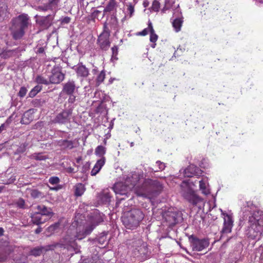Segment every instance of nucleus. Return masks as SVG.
Returning a JSON list of instances; mask_svg holds the SVG:
<instances>
[{
    "label": "nucleus",
    "mask_w": 263,
    "mask_h": 263,
    "mask_svg": "<svg viewBox=\"0 0 263 263\" xmlns=\"http://www.w3.org/2000/svg\"><path fill=\"white\" fill-rule=\"evenodd\" d=\"M143 178L142 172H133L126 178L124 185L118 183L115 185V192L117 194L126 195L128 193V190L134 188V192L137 196L150 200L154 199L162 192L163 189V184L157 180L145 179L141 185H137Z\"/></svg>",
    "instance_id": "obj_1"
},
{
    "label": "nucleus",
    "mask_w": 263,
    "mask_h": 263,
    "mask_svg": "<svg viewBox=\"0 0 263 263\" xmlns=\"http://www.w3.org/2000/svg\"><path fill=\"white\" fill-rule=\"evenodd\" d=\"M242 218L247 221L245 234L250 239H259L263 232V211L258 209L252 201L246 203Z\"/></svg>",
    "instance_id": "obj_2"
},
{
    "label": "nucleus",
    "mask_w": 263,
    "mask_h": 263,
    "mask_svg": "<svg viewBox=\"0 0 263 263\" xmlns=\"http://www.w3.org/2000/svg\"><path fill=\"white\" fill-rule=\"evenodd\" d=\"M127 245L133 256L138 260L143 261L150 257L151 252L148 248V245L142 239H131Z\"/></svg>",
    "instance_id": "obj_3"
},
{
    "label": "nucleus",
    "mask_w": 263,
    "mask_h": 263,
    "mask_svg": "<svg viewBox=\"0 0 263 263\" xmlns=\"http://www.w3.org/2000/svg\"><path fill=\"white\" fill-rule=\"evenodd\" d=\"M10 30L13 38L18 40L22 38L25 34V30L29 24V17L26 14H22L13 18L11 21Z\"/></svg>",
    "instance_id": "obj_4"
},
{
    "label": "nucleus",
    "mask_w": 263,
    "mask_h": 263,
    "mask_svg": "<svg viewBox=\"0 0 263 263\" xmlns=\"http://www.w3.org/2000/svg\"><path fill=\"white\" fill-rule=\"evenodd\" d=\"M144 217L139 209H133L128 212L122 218V222L126 229L134 230L137 228Z\"/></svg>",
    "instance_id": "obj_5"
},
{
    "label": "nucleus",
    "mask_w": 263,
    "mask_h": 263,
    "mask_svg": "<svg viewBox=\"0 0 263 263\" xmlns=\"http://www.w3.org/2000/svg\"><path fill=\"white\" fill-rule=\"evenodd\" d=\"M36 211L31 214V222L35 225L44 223L52 215L51 210L44 205H38Z\"/></svg>",
    "instance_id": "obj_6"
},
{
    "label": "nucleus",
    "mask_w": 263,
    "mask_h": 263,
    "mask_svg": "<svg viewBox=\"0 0 263 263\" xmlns=\"http://www.w3.org/2000/svg\"><path fill=\"white\" fill-rule=\"evenodd\" d=\"M190 184V182L187 181H183L181 183L180 185L181 194L183 198L189 203L193 205H196L202 201V198L195 193L191 187Z\"/></svg>",
    "instance_id": "obj_7"
},
{
    "label": "nucleus",
    "mask_w": 263,
    "mask_h": 263,
    "mask_svg": "<svg viewBox=\"0 0 263 263\" xmlns=\"http://www.w3.org/2000/svg\"><path fill=\"white\" fill-rule=\"evenodd\" d=\"M111 29V24L105 22L103 25V31L98 36L97 43L102 50L107 51L110 46L111 43L109 40V37Z\"/></svg>",
    "instance_id": "obj_8"
},
{
    "label": "nucleus",
    "mask_w": 263,
    "mask_h": 263,
    "mask_svg": "<svg viewBox=\"0 0 263 263\" xmlns=\"http://www.w3.org/2000/svg\"><path fill=\"white\" fill-rule=\"evenodd\" d=\"M163 217L164 219V222L168 227L174 226L182 219L181 213L172 208L163 213Z\"/></svg>",
    "instance_id": "obj_9"
},
{
    "label": "nucleus",
    "mask_w": 263,
    "mask_h": 263,
    "mask_svg": "<svg viewBox=\"0 0 263 263\" xmlns=\"http://www.w3.org/2000/svg\"><path fill=\"white\" fill-rule=\"evenodd\" d=\"M189 241L193 251H201L207 248L210 244L208 239H199L193 235L189 237Z\"/></svg>",
    "instance_id": "obj_10"
},
{
    "label": "nucleus",
    "mask_w": 263,
    "mask_h": 263,
    "mask_svg": "<svg viewBox=\"0 0 263 263\" xmlns=\"http://www.w3.org/2000/svg\"><path fill=\"white\" fill-rule=\"evenodd\" d=\"M51 73L49 77L51 84H59L65 79V74L62 72V67L60 65L54 66Z\"/></svg>",
    "instance_id": "obj_11"
},
{
    "label": "nucleus",
    "mask_w": 263,
    "mask_h": 263,
    "mask_svg": "<svg viewBox=\"0 0 263 263\" xmlns=\"http://www.w3.org/2000/svg\"><path fill=\"white\" fill-rule=\"evenodd\" d=\"M54 15L49 14L46 16L36 15V23L43 29L49 28L52 24Z\"/></svg>",
    "instance_id": "obj_12"
},
{
    "label": "nucleus",
    "mask_w": 263,
    "mask_h": 263,
    "mask_svg": "<svg viewBox=\"0 0 263 263\" xmlns=\"http://www.w3.org/2000/svg\"><path fill=\"white\" fill-rule=\"evenodd\" d=\"M72 114V110L68 109L64 110L58 114L54 119V122L61 124H64L70 122L71 116Z\"/></svg>",
    "instance_id": "obj_13"
},
{
    "label": "nucleus",
    "mask_w": 263,
    "mask_h": 263,
    "mask_svg": "<svg viewBox=\"0 0 263 263\" xmlns=\"http://www.w3.org/2000/svg\"><path fill=\"white\" fill-rule=\"evenodd\" d=\"M222 215L224 216V222L223 228L221 230V233L222 235L224 234H228L231 232L232 228L233 226V220L232 216L227 213L222 212Z\"/></svg>",
    "instance_id": "obj_14"
},
{
    "label": "nucleus",
    "mask_w": 263,
    "mask_h": 263,
    "mask_svg": "<svg viewBox=\"0 0 263 263\" xmlns=\"http://www.w3.org/2000/svg\"><path fill=\"white\" fill-rule=\"evenodd\" d=\"M202 172V171L198 167L191 164L184 170V175L186 177H192L194 176H200Z\"/></svg>",
    "instance_id": "obj_15"
},
{
    "label": "nucleus",
    "mask_w": 263,
    "mask_h": 263,
    "mask_svg": "<svg viewBox=\"0 0 263 263\" xmlns=\"http://www.w3.org/2000/svg\"><path fill=\"white\" fill-rule=\"evenodd\" d=\"M76 89V85L75 81L73 80H69L64 84L62 92L68 96H71L75 91Z\"/></svg>",
    "instance_id": "obj_16"
},
{
    "label": "nucleus",
    "mask_w": 263,
    "mask_h": 263,
    "mask_svg": "<svg viewBox=\"0 0 263 263\" xmlns=\"http://www.w3.org/2000/svg\"><path fill=\"white\" fill-rule=\"evenodd\" d=\"M87 221L91 224L95 225V227H96L97 226L103 222V219L101 214L99 213L98 211H96L89 215Z\"/></svg>",
    "instance_id": "obj_17"
},
{
    "label": "nucleus",
    "mask_w": 263,
    "mask_h": 263,
    "mask_svg": "<svg viewBox=\"0 0 263 263\" xmlns=\"http://www.w3.org/2000/svg\"><path fill=\"white\" fill-rule=\"evenodd\" d=\"M75 71L78 77L86 78L89 74V69L82 63L78 64Z\"/></svg>",
    "instance_id": "obj_18"
},
{
    "label": "nucleus",
    "mask_w": 263,
    "mask_h": 263,
    "mask_svg": "<svg viewBox=\"0 0 263 263\" xmlns=\"http://www.w3.org/2000/svg\"><path fill=\"white\" fill-rule=\"evenodd\" d=\"M57 144L58 146L63 149H71L75 147L74 141L67 139L58 140L57 141Z\"/></svg>",
    "instance_id": "obj_19"
},
{
    "label": "nucleus",
    "mask_w": 263,
    "mask_h": 263,
    "mask_svg": "<svg viewBox=\"0 0 263 263\" xmlns=\"http://www.w3.org/2000/svg\"><path fill=\"white\" fill-rule=\"evenodd\" d=\"M106 161L105 157L101 158L99 160H98L96 164H95L93 168L92 169L90 174L91 176L96 175L101 170L102 167L105 164Z\"/></svg>",
    "instance_id": "obj_20"
},
{
    "label": "nucleus",
    "mask_w": 263,
    "mask_h": 263,
    "mask_svg": "<svg viewBox=\"0 0 263 263\" xmlns=\"http://www.w3.org/2000/svg\"><path fill=\"white\" fill-rule=\"evenodd\" d=\"M51 246H41L33 248L30 251V254L34 256H40L43 252L51 249Z\"/></svg>",
    "instance_id": "obj_21"
},
{
    "label": "nucleus",
    "mask_w": 263,
    "mask_h": 263,
    "mask_svg": "<svg viewBox=\"0 0 263 263\" xmlns=\"http://www.w3.org/2000/svg\"><path fill=\"white\" fill-rule=\"evenodd\" d=\"M9 12L7 4L2 0L0 1V22L8 17Z\"/></svg>",
    "instance_id": "obj_22"
},
{
    "label": "nucleus",
    "mask_w": 263,
    "mask_h": 263,
    "mask_svg": "<svg viewBox=\"0 0 263 263\" xmlns=\"http://www.w3.org/2000/svg\"><path fill=\"white\" fill-rule=\"evenodd\" d=\"M26 192L33 199L42 198L44 197V193L36 189L27 188Z\"/></svg>",
    "instance_id": "obj_23"
},
{
    "label": "nucleus",
    "mask_w": 263,
    "mask_h": 263,
    "mask_svg": "<svg viewBox=\"0 0 263 263\" xmlns=\"http://www.w3.org/2000/svg\"><path fill=\"white\" fill-rule=\"evenodd\" d=\"M34 116L31 110L26 111L23 114L21 122L24 124H28L33 120Z\"/></svg>",
    "instance_id": "obj_24"
},
{
    "label": "nucleus",
    "mask_w": 263,
    "mask_h": 263,
    "mask_svg": "<svg viewBox=\"0 0 263 263\" xmlns=\"http://www.w3.org/2000/svg\"><path fill=\"white\" fill-rule=\"evenodd\" d=\"M149 28L150 29V36L149 40L152 43H154V45L152 46L153 48H155L156 44L158 39V36L155 32L154 29L153 28L152 22L149 21Z\"/></svg>",
    "instance_id": "obj_25"
},
{
    "label": "nucleus",
    "mask_w": 263,
    "mask_h": 263,
    "mask_svg": "<svg viewBox=\"0 0 263 263\" xmlns=\"http://www.w3.org/2000/svg\"><path fill=\"white\" fill-rule=\"evenodd\" d=\"M74 188V195L77 197L82 196L85 190L84 185L81 183L77 184Z\"/></svg>",
    "instance_id": "obj_26"
},
{
    "label": "nucleus",
    "mask_w": 263,
    "mask_h": 263,
    "mask_svg": "<svg viewBox=\"0 0 263 263\" xmlns=\"http://www.w3.org/2000/svg\"><path fill=\"white\" fill-rule=\"evenodd\" d=\"M182 24L183 20L181 18H176L173 21L172 25L176 32L180 31Z\"/></svg>",
    "instance_id": "obj_27"
},
{
    "label": "nucleus",
    "mask_w": 263,
    "mask_h": 263,
    "mask_svg": "<svg viewBox=\"0 0 263 263\" xmlns=\"http://www.w3.org/2000/svg\"><path fill=\"white\" fill-rule=\"evenodd\" d=\"M35 81L39 84L48 85L51 84L49 79L48 80L42 75H37L35 78Z\"/></svg>",
    "instance_id": "obj_28"
},
{
    "label": "nucleus",
    "mask_w": 263,
    "mask_h": 263,
    "mask_svg": "<svg viewBox=\"0 0 263 263\" xmlns=\"http://www.w3.org/2000/svg\"><path fill=\"white\" fill-rule=\"evenodd\" d=\"M31 159H34L35 160H45L48 158L47 156L44 155L42 153H34L29 156Z\"/></svg>",
    "instance_id": "obj_29"
},
{
    "label": "nucleus",
    "mask_w": 263,
    "mask_h": 263,
    "mask_svg": "<svg viewBox=\"0 0 263 263\" xmlns=\"http://www.w3.org/2000/svg\"><path fill=\"white\" fill-rule=\"evenodd\" d=\"M95 153L97 156L105 157L104 155L106 153V148L102 145H99L96 148Z\"/></svg>",
    "instance_id": "obj_30"
},
{
    "label": "nucleus",
    "mask_w": 263,
    "mask_h": 263,
    "mask_svg": "<svg viewBox=\"0 0 263 263\" xmlns=\"http://www.w3.org/2000/svg\"><path fill=\"white\" fill-rule=\"evenodd\" d=\"M53 7L54 6L49 2H48L47 4L38 6L36 10L39 11L45 12L49 10H52Z\"/></svg>",
    "instance_id": "obj_31"
},
{
    "label": "nucleus",
    "mask_w": 263,
    "mask_h": 263,
    "mask_svg": "<svg viewBox=\"0 0 263 263\" xmlns=\"http://www.w3.org/2000/svg\"><path fill=\"white\" fill-rule=\"evenodd\" d=\"M116 6V0H109L108 3L104 9V12H110L114 10Z\"/></svg>",
    "instance_id": "obj_32"
},
{
    "label": "nucleus",
    "mask_w": 263,
    "mask_h": 263,
    "mask_svg": "<svg viewBox=\"0 0 263 263\" xmlns=\"http://www.w3.org/2000/svg\"><path fill=\"white\" fill-rule=\"evenodd\" d=\"M111 196L110 193L108 191H104L101 196V200L103 202L108 203L110 201Z\"/></svg>",
    "instance_id": "obj_33"
},
{
    "label": "nucleus",
    "mask_w": 263,
    "mask_h": 263,
    "mask_svg": "<svg viewBox=\"0 0 263 263\" xmlns=\"http://www.w3.org/2000/svg\"><path fill=\"white\" fill-rule=\"evenodd\" d=\"M14 50L4 51L2 52L1 53H0V56L2 58L6 59L13 57L14 55Z\"/></svg>",
    "instance_id": "obj_34"
},
{
    "label": "nucleus",
    "mask_w": 263,
    "mask_h": 263,
    "mask_svg": "<svg viewBox=\"0 0 263 263\" xmlns=\"http://www.w3.org/2000/svg\"><path fill=\"white\" fill-rule=\"evenodd\" d=\"M160 7V4L157 0H154L153 2L152 5L150 8V10L157 12L159 11Z\"/></svg>",
    "instance_id": "obj_35"
},
{
    "label": "nucleus",
    "mask_w": 263,
    "mask_h": 263,
    "mask_svg": "<svg viewBox=\"0 0 263 263\" xmlns=\"http://www.w3.org/2000/svg\"><path fill=\"white\" fill-rule=\"evenodd\" d=\"M105 78V72L104 70L101 71L96 79V84L98 86L102 83Z\"/></svg>",
    "instance_id": "obj_36"
},
{
    "label": "nucleus",
    "mask_w": 263,
    "mask_h": 263,
    "mask_svg": "<svg viewBox=\"0 0 263 263\" xmlns=\"http://www.w3.org/2000/svg\"><path fill=\"white\" fill-rule=\"evenodd\" d=\"M199 188L201 191L202 193L204 195H208L209 194V191L206 189V183L202 180L199 181Z\"/></svg>",
    "instance_id": "obj_37"
},
{
    "label": "nucleus",
    "mask_w": 263,
    "mask_h": 263,
    "mask_svg": "<svg viewBox=\"0 0 263 263\" xmlns=\"http://www.w3.org/2000/svg\"><path fill=\"white\" fill-rule=\"evenodd\" d=\"M15 204L20 209H25L26 208L25 201L22 198H20L15 202Z\"/></svg>",
    "instance_id": "obj_38"
},
{
    "label": "nucleus",
    "mask_w": 263,
    "mask_h": 263,
    "mask_svg": "<svg viewBox=\"0 0 263 263\" xmlns=\"http://www.w3.org/2000/svg\"><path fill=\"white\" fill-rule=\"evenodd\" d=\"M95 228V225L87 221L86 226L85 227L84 230L85 231V234L89 235Z\"/></svg>",
    "instance_id": "obj_39"
},
{
    "label": "nucleus",
    "mask_w": 263,
    "mask_h": 263,
    "mask_svg": "<svg viewBox=\"0 0 263 263\" xmlns=\"http://www.w3.org/2000/svg\"><path fill=\"white\" fill-rule=\"evenodd\" d=\"M127 11L128 12L129 17H131L135 12V6L131 3H129L126 5Z\"/></svg>",
    "instance_id": "obj_40"
},
{
    "label": "nucleus",
    "mask_w": 263,
    "mask_h": 263,
    "mask_svg": "<svg viewBox=\"0 0 263 263\" xmlns=\"http://www.w3.org/2000/svg\"><path fill=\"white\" fill-rule=\"evenodd\" d=\"M111 52H112V55H111L112 58L115 60H117L118 59L117 55L118 54V50H119L118 46H117V45L114 46L111 48Z\"/></svg>",
    "instance_id": "obj_41"
},
{
    "label": "nucleus",
    "mask_w": 263,
    "mask_h": 263,
    "mask_svg": "<svg viewBox=\"0 0 263 263\" xmlns=\"http://www.w3.org/2000/svg\"><path fill=\"white\" fill-rule=\"evenodd\" d=\"M59 227V224L58 223H55L48 227L47 229V231L50 233H52L58 229Z\"/></svg>",
    "instance_id": "obj_42"
},
{
    "label": "nucleus",
    "mask_w": 263,
    "mask_h": 263,
    "mask_svg": "<svg viewBox=\"0 0 263 263\" xmlns=\"http://www.w3.org/2000/svg\"><path fill=\"white\" fill-rule=\"evenodd\" d=\"M148 32L150 33V29L149 28V23H148V27L144 29L142 31L136 33L138 36H145L148 34Z\"/></svg>",
    "instance_id": "obj_43"
},
{
    "label": "nucleus",
    "mask_w": 263,
    "mask_h": 263,
    "mask_svg": "<svg viewBox=\"0 0 263 263\" xmlns=\"http://www.w3.org/2000/svg\"><path fill=\"white\" fill-rule=\"evenodd\" d=\"M60 181V178L57 176L51 177L49 179V182L52 185L57 184Z\"/></svg>",
    "instance_id": "obj_44"
},
{
    "label": "nucleus",
    "mask_w": 263,
    "mask_h": 263,
    "mask_svg": "<svg viewBox=\"0 0 263 263\" xmlns=\"http://www.w3.org/2000/svg\"><path fill=\"white\" fill-rule=\"evenodd\" d=\"M87 235H88L85 234V231L84 230H83L82 231H79L77 233L76 237L78 239L81 240L83 238H85Z\"/></svg>",
    "instance_id": "obj_45"
},
{
    "label": "nucleus",
    "mask_w": 263,
    "mask_h": 263,
    "mask_svg": "<svg viewBox=\"0 0 263 263\" xmlns=\"http://www.w3.org/2000/svg\"><path fill=\"white\" fill-rule=\"evenodd\" d=\"M106 240V235H102L97 239L98 242L101 245H104Z\"/></svg>",
    "instance_id": "obj_46"
},
{
    "label": "nucleus",
    "mask_w": 263,
    "mask_h": 263,
    "mask_svg": "<svg viewBox=\"0 0 263 263\" xmlns=\"http://www.w3.org/2000/svg\"><path fill=\"white\" fill-rule=\"evenodd\" d=\"M27 93V89L25 87H21L18 92V96L20 97H24Z\"/></svg>",
    "instance_id": "obj_47"
},
{
    "label": "nucleus",
    "mask_w": 263,
    "mask_h": 263,
    "mask_svg": "<svg viewBox=\"0 0 263 263\" xmlns=\"http://www.w3.org/2000/svg\"><path fill=\"white\" fill-rule=\"evenodd\" d=\"M156 164H157L158 166L159 167V170H156L155 172H158L159 171H162L164 170L165 166L164 163L161 162L159 161H158L156 162Z\"/></svg>",
    "instance_id": "obj_48"
},
{
    "label": "nucleus",
    "mask_w": 263,
    "mask_h": 263,
    "mask_svg": "<svg viewBox=\"0 0 263 263\" xmlns=\"http://www.w3.org/2000/svg\"><path fill=\"white\" fill-rule=\"evenodd\" d=\"M7 259V256L5 253L0 252V262L5 261Z\"/></svg>",
    "instance_id": "obj_49"
},
{
    "label": "nucleus",
    "mask_w": 263,
    "mask_h": 263,
    "mask_svg": "<svg viewBox=\"0 0 263 263\" xmlns=\"http://www.w3.org/2000/svg\"><path fill=\"white\" fill-rule=\"evenodd\" d=\"M60 1V0H50L49 2L54 6V8H56Z\"/></svg>",
    "instance_id": "obj_50"
},
{
    "label": "nucleus",
    "mask_w": 263,
    "mask_h": 263,
    "mask_svg": "<svg viewBox=\"0 0 263 263\" xmlns=\"http://www.w3.org/2000/svg\"><path fill=\"white\" fill-rule=\"evenodd\" d=\"M86 263H102V261L100 259H96L95 260L93 259L92 261L91 260H88Z\"/></svg>",
    "instance_id": "obj_51"
},
{
    "label": "nucleus",
    "mask_w": 263,
    "mask_h": 263,
    "mask_svg": "<svg viewBox=\"0 0 263 263\" xmlns=\"http://www.w3.org/2000/svg\"><path fill=\"white\" fill-rule=\"evenodd\" d=\"M70 17L68 16L65 17L62 21L63 23L68 24L70 22Z\"/></svg>",
    "instance_id": "obj_52"
},
{
    "label": "nucleus",
    "mask_w": 263,
    "mask_h": 263,
    "mask_svg": "<svg viewBox=\"0 0 263 263\" xmlns=\"http://www.w3.org/2000/svg\"><path fill=\"white\" fill-rule=\"evenodd\" d=\"M42 86L37 85L35 86L33 89L37 93L42 90Z\"/></svg>",
    "instance_id": "obj_53"
},
{
    "label": "nucleus",
    "mask_w": 263,
    "mask_h": 263,
    "mask_svg": "<svg viewBox=\"0 0 263 263\" xmlns=\"http://www.w3.org/2000/svg\"><path fill=\"white\" fill-rule=\"evenodd\" d=\"M76 100V97L73 96L72 95L71 96H69V98L68 99V102L70 103H73Z\"/></svg>",
    "instance_id": "obj_54"
},
{
    "label": "nucleus",
    "mask_w": 263,
    "mask_h": 263,
    "mask_svg": "<svg viewBox=\"0 0 263 263\" xmlns=\"http://www.w3.org/2000/svg\"><path fill=\"white\" fill-rule=\"evenodd\" d=\"M37 93L32 89L29 92V96L31 98H33L36 95Z\"/></svg>",
    "instance_id": "obj_55"
},
{
    "label": "nucleus",
    "mask_w": 263,
    "mask_h": 263,
    "mask_svg": "<svg viewBox=\"0 0 263 263\" xmlns=\"http://www.w3.org/2000/svg\"><path fill=\"white\" fill-rule=\"evenodd\" d=\"M45 51L44 47H40L36 51L37 53H43Z\"/></svg>",
    "instance_id": "obj_56"
},
{
    "label": "nucleus",
    "mask_w": 263,
    "mask_h": 263,
    "mask_svg": "<svg viewBox=\"0 0 263 263\" xmlns=\"http://www.w3.org/2000/svg\"><path fill=\"white\" fill-rule=\"evenodd\" d=\"M143 6L144 8H146L149 6V2L147 0H144L143 3Z\"/></svg>",
    "instance_id": "obj_57"
},
{
    "label": "nucleus",
    "mask_w": 263,
    "mask_h": 263,
    "mask_svg": "<svg viewBox=\"0 0 263 263\" xmlns=\"http://www.w3.org/2000/svg\"><path fill=\"white\" fill-rule=\"evenodd\" d=\"M67 171L68 173H74L75 172L74 168L71 167H68Z\"/></svg>",
    "instance_id": "obj_58"
},
{
    "label": "nucleus",
    "mask_w": 263,
    "mask_h": 263,
    "mask_svg": "<svg viewBox=\"0 0 263 263\" xmlns=\"http://www.w3.org/2000/svg\"><path fill=\"white\" fill-rule=\"evenodd\" d=\"M42 231V229L41 227H38L35 230V233L36 234H39Z\"/></svg>",
    "instance_id": "obj_59"
},
{
    "label": "nucleus",
    "mask_w": 263,
    "mask_h": 263,
    "mask_svg": "<svg viewBox=\"0 0 263 263\" xmlns=\"http://www.w3.org/2000/svg\"><path fill=\"white\" fill-rule=\"evenodd\" d=\"M60 187L59 186L57 187H49V189L52 191H57L60 189Z\"/></svg>",
    "instance_id": "obj_60"
},
{
    "label": "nucleus",
    "mask_w": 263,
    "mask_h": 263,
    "mask_svg": "<svg viewBox=\"0 0 263 263\" xmlns=\"http://www.w3.org/2000/svg\"><path fill=\"white\" fill-rule=\"evenodd\" d=\"M4 230L3 228L0 227V237L4 235Z\"/></svg>",
    "instance_id": "obj_61"
},
{
    "label": "nucleus",
    "mask_w": 263,
    "mask_h": 263,
    "mask_svg": "<svg viewBox=\"0 0 263 263\" xmlns=\"http://www.w3.org/2000/svg\"><path fill=\"white\" fill-rule=\"evenodd\" d=\"M4 129V124H2L0 126V131L2 132Z\"/></svg>",
    "instance_id": "obj_62"
},
{
    "label": "nucleus",
    "mask_w": 263,
    "mask_h": 263,
    "mask_svg": "<svg viewBox=\"0 0 263 263\" xmlns=\"http://www.w3.org/2000/svg\"><path fill=\"white\" fill-rule=\"evenodd\" d=\"M5 187L4 186H0V193L2 192V191L5 189Z\"/></svg>",
    "instance_id": "obj_63"
},
{
    "label": "nucleus",
    "mask_w": 263,
    "mask_h": 263,
    "mask_svg": "<svg viewBox=\"0 0 263 263\" xmlns=\"http://www.w3.org/2000/svg\"><path fill=\"white\" fill-rule=\"evenodd\" d=\"M14 180H15V179H12V182H7L5 183V184H10V183H11L13 182Z\"/></svg>",
    "instance_id": "obj_64"
}]
</instances>
